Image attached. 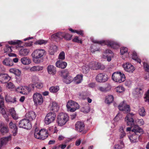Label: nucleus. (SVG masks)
I'll list each match as a JSON object with an SVG mask.
<instances>
[{
  "label": "nucleus",
  "mask_w": 149,
  "mask_h": 149,
  "mask_svg": "<svg viewBox=\"0 0 149 149\" xmlns=\"http://www.w3.org/2000/svg\"><path fill=\"white\" fill-rule=\"evenodd\" d=\"M45 50L42 49H36L31 54L33 61L35 63L38 64L43 61V56L45 54Z\"/></svg>",
  "instance_id": "1"
},
{
  "label": "nucleus",
  "mask_w": 149,
  "mask_h": 149,
  "mask_svg": "<svg viewBox=\"0 0 149 149\" xmlns=\"http://www.w3.org/2000/svg\"><path fill=\"white\" fill-rule=\"evenodd\" d=\"M132 131L134 132L132 135L129 136V138L132 143H135L137 141V139L140 135L143 134V130L138 126L135 125Z\"/></svg>",
  "instance_id": "2"
},
{
  "label": "nucleus",
  "mask_w": 149,
  "mask_h": 149,
  "mask_svg": "<svg viewBox=\"0 0 149 149\" xmlns=\"http://www.w3.org/2000/svg\"><path fill=\"white\" fill-rule=\"evenodd\" d=\"M68 120V117L67 114L61 113L57 116V122L59 126H62L65 124Z\"/></svg>",
  "instance_id": "3"
},
{
  "label": "nucleus",
  "mask_w": 149,
  "mask_h": 149,
  "mask_svg": "<svg viewBox=\"0 0 149 149\" xmlns=\"http://www.w3.org/2000/svg\"><path fill=\"white\" fill-rule=\"evenodd\" d=\"M93 42L95 43H97L102 45H107L114 49L118 48V44L115 42L109 40H94Z\"/></svg>",
  "instance_id": "4"
},
{
  "label": "nucleus",
  "mask_w": 149,
  "mask_h": 149,
  "mask_svg": "<svg viewBox=\"0 0 149 149\" xmlns=\"http://www.w3.org/2000/svg\"><path fill=\"white\" fill-rule=\"evenodd\" d=\"M66 106L68 111L71 112H74L79 108V106L78 104L76 102L72 100H70L68 101Z\"/></svg>",
  "instance_id": "5"
},
{
  "label": "nucleus",
  "mask_w": 149,
  "mask_h": 149,
  "mask_svg": "<svg viewBox=\"0 0 149 149\" xmlns=\"http://www.w3.org/2000/svg\"><path fill=\"white\" fill-rule=\"evenodd\" d=\"M61 76L62 77L64 82L66 84H69L73 80V78L69 75L68 71L64 70L61 72Z\"/></svg>",
  "instance_id": "6"
},
{
  "label": "nucleus",
  "mask_w": 149,
  "mask_h": 149,
  "mask_svg": "<svg viewBox=\"0 0 149 149\" xmlns=\"http://www.w3.org/2000/svg\"><path fill=\"white\" fill-rule=\"evenodd\" d=\"M33 100L35 104L37 105L41 104L43 101L42 95L38 93H36L33 94Z\"/></svg>",
  "instance_id": "7"
},
{
  "label": "nucleus",
  "mask_w": 149,
  "mask_h": 149,
  "mask_svg": "<svg viewBox=\"0 0 149 149\" xmlns=\"http://www.w3.org/2000/svg\"><path fill=\"white\" fill-rule=\"evenodd\" d=\"M56 114L54 112H49L46 115L45 119V123L47 125H49L53 122L55 120Z\"/></svg>",
  "instance_id": "8"
},
{
  "label": "nucleus",
  "mask_w": 149,
  "mask_h": 149,
  "mask_svg": "<svg viewBox=\"0 0 149 149\" xmlns=\"http://www.w3.org/2000/svg\"><path fill=\"white\" fill-rule=\"evenodd\" d=\"M18 126L26 129H30L32 127L30 121L26 118L20 120L18 123Z\"/></svg>",
  "instance_id": "9"
},
{
  "label": "nucleus",
  "mask_w": 149,
  "mask_h": 149,
  "mask_svg": "<svg viewBox=\"0 0 149 149\" xmlns=\"http://www.w3.org/2000/svg\"><path fill=\"white\" fill-rule=\"evenodd\" d=\"M90 69L93 70H97L99 69L103 70L105 66L100 63L95 61H92L89 63Z\"/></svg>",
  "instance_id": "10"
},
{
  "label": "nucleus",
  "mask_w": 149,
  "mask_h": 149,
  "mask_svg": "<svg viewBox=\"0 0 149 149\" xmlns=\"http://www.w3.org/2000/svg\"><path fill=\"white\" fill-rule=\"evenodd\" d=\"M118 108L120 111H123L124 113H127L130 111V106L127 104L125 101L121 103L118 106Z\"/></svg>",
  "instance_id": "11"
},
{
  "label": "nucleus",
  "mask_w": 149,
  "mask_h": 149,
  "mask_svg": "<svg viewBox=\"0 0 149 149\" xmlns=\"http://www.w3.org/2000/svg\"><path fill=\"white\" fill-rule=\"evenodd\" d=\"M9 72L11 73L14 74L17 76L16 77L17 81L18 83H20L22 80V78L20 77L21 72L18 69L15 68H12L10 69Z\"/></svg>",
  "instance_id": "12"
},
{
  "label": "nucleus",
  "mask_w": 149,
  "mask_h": 149,
  "mask_svg": "<svg viewBox=\"0 0 149 149\" xmlns=\"http://www.w3.org/2000/svg\"><path fill=\"white\" fill-rule=\"evenodd\" d=\"M123 66L125 71L132 73L135 70L134 66L129 63H126L123 65Z\"/></svg>",
  "instance_id": "13"
},
{
  "label": "nucleus",
  "mask_w": 149,
  "mask_h": 149,
  "mask_svg": "<svg viewBox=\"0 0 149 149\" xmlns=\"http://www.w3.org/2000/svg\"><path fill=\"white\" fill-rule=\"evenodd\" d=\"M121 72H114L112 75V79L113 80L116 82H118L119 83L123 82V81L124 80V78L122 77L120 79H118L119 77H120V73Z\"/></svg>",
  "instance_id": "14"
},
{
  "label": "nucleus",
  "mask_w": 149,
  "mask_h": 149,
  "mask_svg": "<svg viewBox=\"0 0 149 149\" xmlns=\"http://www.w3.org/2000/svg\"><path fill=\"white\" fill-rule=\"evenodd\" d=\"M134 114L132 113H128L125 118V120L128 126H132L134 124V120L132 117Z\"/></svg>",
  "instance_id": "15"
},
{
  "label": "nucleus",
  "mask_w": 149,
  "mask_h": 149,
  "mask_svg": "<svg viewBox=\"0 0 149 149\" xmlns=\"http://www.w3.org/2000/svg\"><path fill=\"white\" fill-rule=\"evenodd\" d=\"M35 88L34 84H30L28 86H22V94L24 95H27L28 93L31 91Z\"/></svg>",
  "instance_id": "16"
},
{
  "label": "nucleus",
  "mask_w": 149,
  "mask_h": 149,
  "mask_svg": "<svg viewBox=\"0 0 149 149\" xmlns=\"http://www.w3.org/2000/svg\"><path fill=\"white\" fill-rule=\"evenodd\" d=\"M97 81L98 82H104L107 80L108 76L104 73H100L97 74L96 77Z\"/></svg>",
  "instance_id": "17"
},
{
  "label": "nucleus",
  "mask_w": 149,
  "mask_h": 149,
  "mask_svg": "<svg viewBox=\"0 0 149 149\" xmlns=\"http://www.w3.org/2000/svg\"><path fill=\"white\" fill-rule=\"evenodd\" d=\"M36 114L33 111H30L27 112L25 115L26 118L30 121L34 119L36 117Z\"/></svg>",
  "instance_id": "18"
},
{
  "label": "nucleus",
  "mask_w": 149,
  "mask_h": 149,
  "mask_svg": "<svg viewBox=\"0 0 149 149\" xmlns=\"http://www.w3.org/2000/svg\"><path fill=\"white\" fill-rule=\"evenodd\" d=\"M64 35V33L61 32H58L55 34L52 35L51 38L54 40H59L62 39Z\"/></svg>",
  "instance_id": "19"
},
{
  "label": "nucleus",
  "mask_w": 149,
  "mask_h": 149,
  "mask_svg": "<svg viewBox=\"0 0 149 149\" xmlns=\"http://www.w3.org/2000/svg\"><path fill=\"white\" fill-rule=\"evenodd\" d=\"M11 77L7 74H0V82L5 83L9 81Z\"/></svg>",
  "instance_id": "20"
},
{
  "label": "nucleus",
  "mask_w": 149,
  "mask_h": 149,
  "mask_svg": "<svg viewBox=\"0 0 149 149\" xmlns=\"http://www.w3.org/2000/svg\"><path fill=\"white\" fill-rule=\"evenodd\" d=\"M11 139V136H9L7 137L1 138L0 140V149L5 145L7 142Z\"/></svg>",
  "instance_id": "21"
},
{
  "label": "nucleus",
  "mask_w": 149,
  "mask_h": 149,
  "mask_svg": "<svg viewBox=\"0 0 149 149\" xmlns=\"http://www.w3.org/2000/svg\"><path fill=\"white\" fill-rule=\"evenodd\" d=\"M84 126L83 123L81 122H77L75 125L76 130L79 132H81L84 130Z\"/></svg>",
  "instance_id": "22"
},
{
  "label": "nucleus",
  "mask_w": 149,
  "mask_h": 149,
  "mask_svg": "<svg viewBox=\"0 0 149 149\" xmlns=\"http://www.w3.org/2000/svg\"><path fill=\"white\" fill-rule=\"evenodd\" d=\"M67 65V63L66 62L60 60L58 61L55 63V65L56 67L61 69H64L65 68Z\"/></svg>",
  "instance_id": "23"
},
{
  "label": "nucleus",
  "mask_w": 149,
  "mask_h": 149,
  "mask_svg": "<svg viewBox=\"0 0 149 149\" xmlns=\"http://www.w3.org/2000/svg\"><path fill=\"white\" fill-rule=\"evenodd\" d=\"M9 131L7 126L5 125L3 123L0 122V132L3 134L7 133Z\"/></svg>",
  "instance_id": "24"
},
{
  "label": "nucleus",
  "mask_w": 149,
  "mask_h": 149,
  "mask_svg": "<svg viewBox=\"0 0 149 149\" xmlns=\"http://www.w3.org/2000/svg\"><path fill=\"white\" fill-rule=\"evenodd\" d=\"M9 126L10 128L13 130L12 132L13 133V135L15 136L17 131V127L16 124L13 123L11 121L9 124Z\"/></svg>",
  "instance_id": "25"
},
{
  "label": "nucleus",
  "mask_w": 149,
  "mask_h": 149,
  "mask_svg": "<svg viewBox=\"0 0 149 149\" xmlns=\"http://www.w3.org/2000/svg\"><path fill=\"white\" fill-rule=\"evenodd\" d=\"M40 135L41 139L44 140L46 139L48 136V134L47 130L44 129L40 130Z\"/></svg>",
  "instance_id": "26"
},
{
  "label": "nucleus",
  "mask_w": 149,
  "mask_h": 149,
  "mask_svg": "<svg viewBox=\"0 0 149 149\" xmlns=\"http://www.w3.org/2000/svg\"><path fill=\"white\" fill-rule=\"evenodd\" d=\"M9 112L13 119L17 120L18 118V114L16 113L14 108H10L9 109Z\"/></svg>",
  "instance_id": "27"
},
{
  "label": "nucleus",
  "mask_w": 149,
  "mask_h": 149,
  "mask_svg": "<svg viewBox=\"0 0 149 149\" xmlns=\"http://www.w3.org/2000/svg\"><path fill=\"white\" fill-rule=\"evenodd\" d=\"M47 70L48 73L51 74H54L56 72V68L53 65H49L47 67Z\"/></svg>",
  "instance_id": "28"
},
{
  "label": "nucleus",
  "mask_w": 149,
  "mask_h": 149,
  "mask_svg": "<svg viewBox=\"0 0 149 149\" xmlns=\"http://www.w3.org/2000/svg\"><path fill=\"white\" fill-rule=\"evenodd\" d=\"M5 100L8 103H14L16 102V99L15 97L13 98L8 95L7 94L5 95Z\"/></svg>",
  "instance_id": "29"
},
{
  "label": "nucleus",
  "mask_w": 149,
  "mask_h": 149,
  "mask_svg": "<svg viewBox=\"0 0 149 149\" xmlns=\"http://www.w3.org/2000/svg\"><path fill=\"white\" fill-rule=\"evenodd\" d=\"M21 61L22 64L24 65H29L31 62L30 58L27 57H23L21 59Z\"/></svg>",
  "instance_id": "30"
},
{
  "label": "nucleus",
  "mask_w": 149,
  "mask_h": 149,
  "mask_svg": "<svg viewBox=\"0 0 149 149\" xmlns=\"http://www.w3.org/2000/svg\"><path fill=\"white\" fill-rule=\"evenodd\" d=\"M43 69L42 66L37 65L34 66L31 68L29 69L31 72H38L42 70Z\"/></svg>",
  "instance_id": "31"
},
{
  "label": "nucleus",
  "mask_w": 149,
  "mask_h": 149,
  "mask_svg": "<svg viewBox=\"0 0 149 149\" xmlns=\"http://www.w3.org/2000/svg\"><path fill=\"white\" fill-rule=\"evenodd\" d=\"M111 88V86L109 84H107V86L105 87H99L98 89L102 92H106L109 90Z\"/></svg>",
  "instance_id": "32"
},
{
  "label": "nucleus",
  "mask_w": 149,
  "mask_h": 149,
  "mask_svg": "<svg viewBox=\"0 0 149 149\" xmlns=\"http://www.w3.org/2000/svg\"><path fill=\"white\" fill-rule=\"evenodd\" d=\"M3 63L6 65L12 66L13 65L12 60L9 58H5L3 62Z\"/></svg>",
  "instance_id": "33"
},
{
  "label": "nucleus",
  "mask_w": 149,
  "mask_h": 149,
  "mask_svg": "<svg viewBox=\"0 0 149 149\" xmlns=\"http://www.w3.org/2000/svg\"><path fill=\"white\" fill-rule=\"evenodd\" d=\"M82 79L83 75L78 74L74 77V81L76 84H79L81 82Z\"/></svg>",
  "instance_id": "34"
},
{
  "label": "nucleus",
  "mask_w": 149,
  "mask_h": 149,
  "mask_svg": "<svg viewBox=\"0 0 149 149\" xmlns=\"http://www.w3.org/2000/svg\"><path fill=\"white\" fill-rule=\"evenodd\" d=\"M59 109V107L57 103L55 102H53L52 103V106L50 110L54 112H57Z\"/></svg>",
  "instance_id": "35"
},
{
  "label": "nucleus",
  "mask_w": 149,
  "mask_h": 149,
  "mask_svg": "<svg viewBox=\"0 0 149 149\" xmlns=\"http://www.w3.org/2000/svg\"><path fill=\"white\" fill-rule=\"evenodd\" d=\"M113 100V96L112 95H109L106 96L105 102L107 104H109L112 103Z\"/></svg>",
  "instance_id": "36"
},
{
  "label": "nucleus",
  "mask_w": 149,
  "mask_h": 149,
  "mask_svg": "<svg viewBox=\"0 0 149 149\" xmlns=\"http://www.w3.org/2000/svg\"><path fill=\"white\" fill-rule=\"evenodd\" d=\"M29 52V50L28 49H22L19 51V54L21 56H26L28 55Z\"/></svg>",
  "instance_id": "37"
},
{
  "label": "nucleus",
  "mask_w": 149,
  "mask_h": 149,
  "mask_svg": "<svg viewBox=\"0 0 149 149\" xmlns=\"http://www.w3.org/2000/svg\"><path fill=\"white\" fill-rule=\"evenodd\" d=\"M120 144L115 145L114 146L113 149H122L125 147L124 144L122 141H120Z\"/></svg>",
  "instance_id": "38"
},
{
  "label": "nucleus",
  "mask_w": 149,
  "mask_h": 149,
  "mask_svg": "<svg viewBox=\"0 0 149 149\" xmlns=\"http://www.w3.org/2000/svg\"><path fill=\"white\" fill-rule=\"evenodd\" d=\"M59 89V86H56L50 87L49 88V91L51 93H55L57 92Z\"/></svg>",
  "instance_id": "39"
},
{
  "label": "nucleus",
  "mask_w": 149,
  "mask_h": 149,
  "mask_svg": "<svg viewBox=\"0 0 149 149\" xmlns=\"http://www.w3.org/2000/svg\"><path fill=\"white\" fill-rule=\"evenodd\" d=\"M132 58L133 59L137 61L138 62L140 63H141V60L138 58L137 53L135 51H133L132 52Z\"/></svg>",
  "instance_id": "40"
},
{
  "label": "nucleus",
  "mask_w": 149,
  "mask_h": 149,
  "mask_svg": "<svg viewBox=\"0 0 149 149\" xmlns=\"http://www.w3.org/2000/svg\"><path fill=\"white\" fill-rule=\"evenodd\" d=\"M34 136L35 138L41 139L40 130H38L37 128H36L35 130Z\"/></svg>",
  "instance_id": "41"
},
{
  "label": "nucleus",
  "mask_w": 149,
  "mask_h": 149,
  "mask_svg": "<svg viewBox=\"0 0 149 149\" xmlns=\"http://www.w3.org/2000/svg\"><path fill=\"white\" fill-rule=\"evenodd\" d=\"M119 132L120 138V139L123 138L126 136V134L124 131L123 128L122 127H120L119 129Z\"/></svg>",
  "instance_id": "42"
},
{
  "label": "nucleus",
  "mask_w": 149,
  "mask_h": 149,
  "mask_svg": "<svg viewBox=\"0 0 149 149\" xmlns=\"http://www.w3.org/2000/svg\"><path fill=\"white\" fill-rule=\"evenodd\" d=\"M90 67L89 63L86 64L82 67L83 72L84 73H86L89 70Z\"/></svg>",
  "instance_id": "43"
},
{
  "label": "nucleus",
  "mask_w": 149,
  "mask_h": 149,
  "mask_svg": "<svg viewBox=\"0 0 149 149\" xmlns=\"http://www.w3.org/2000/svg\"><path fill=\"white\" fill-rule=\"evenodd\" d=\"M0 112L3 115V117L5 118L6 120L7 121H9V120L8 118V116L7 114L5 109L3 108L1 109Z\"/></svg>",
  "instance_id": "44"
},
{
  "label": "nucleus",
  "mask_w": 149,
  "mask_h": 149,
  "mask_svg": "<svg viewBox=\"0 0 149 149\" xmlns=\"http://www.w3.org/2000/svg\"><path fill=\"white\" fill-rule=\"evenodd\" d=\"M90 109V107L88 105H86L81 109V111L84 113H87L89 111Z\"/></svg>",
  "instance_id": "45"
},
{
  "label": "nucleus",
  "mask_w": 149,
  "mask_h": 149,
  "mask_svg": "<svg viewBox=\"0 0 149 149\" xmlns=\"http://www.w3.org/2000/svg\"><path fill=\"white\" fill-rule=\"evenodd\" d=\"M139 114L141 116H143L145 115L146 112L144 107H141L139 108L138 110Z\"/></svg>",
  "instance_id": "46"
},
{
  "label": "nucleus",
  "mask_w": 149,
  "mask_h": 149,
  "mask_svg": "<svg viewBox=\"0 0 149 149\" xmlns=\"http://www.w3.org/2000/svg\"><path fill=\"white\" fill-rule=\"evenodd\" d=\"M47 42V40H40L36 41L35 44L36 45H41L45 44Z\"/></svg>",
  "instance_id": "47"
},
{
  "label": "nucleus",
  "mask_w": 149,
  "mask_h": 149,
  "mask_svg": "<svg viewBox=\"0 0 149 149\" xmlns=\"http://www.w3.org/2000/svg\"><path fill=\"white\" fill-rule=\"evenodd\" d=\"M56 46H54L53 47H50L49 50V52L51 55H53L55 52L56 51Z\"/></svg>",
  "instance_id": "48"
},
{
  "label": "nucleus",
  "mask_w": 149,
  "mask_h": 149,
  "mask_svg": "<svg viewBox=\"0 0 149 149\" xmlns=\"http://www.w3.org/2000/svg\"><path fill=\"white\" fill-rule=\"evenodd\" d=\"M116 91L118 93H122L124 91V88L122 86H118L116 88Z\"/></svg>",
  "instance_id": "49"
},
{
  "label": "nucleus",
  "mask_w": 149,
  "mask_h": 149,
  "mask_svg": "<svg viewBox=\"0 0 149 149\" xmlns=\"http://www.w3.org/2000/svg\"><path fill=\"white\" fill-rule=\"evenodd\" d=\"M144 101L146 102H149V89L148 90L144 96Z\"/></svg>",
  "instance_id": "50"
},
{
  "label": "nucleus",
  "mask_w": 149,
  "mask_h": 149,
  "mask_svg": "<svg viewBox=\"0 0 149 149\" xmlns=\"http://www.w3.org/2000/svg\"><path fill=\"white\" fill-rule=\"evenodd\" d=\"M127 51L128 49L127 47H122L120 48V54L121 55H123L127 52Z\"/></svg>",
  "instance_id": "51"
},
{
  "label": "nucleus",
  "mask_w": 149,
  "mask_h": 149,
  "mask_svg": "<svg viewBox=\"0 0 149 149\" xmlns=\"http://www.w3.org/2000/svg\"><path fill=\"white\" fill-rule=\"evenodd\" d=\"M72 37V35L68 33H66L65 34H64L63 38L67 40H71Z\"/></svg>",
  "instance_id": "52"
},
{
  "label": "nucleus",
  "mask_w": 149,
  "mask_h": 149,
  "mask_svg": "<svg viewBox=\"0 0 149 149\" xmlns=\"http://www.w3.org/2000/svg\"><path fill=\"white\" fill-rule=\"evenodd\" d=\"M8 42L11 45H16L21 44V41L19 40H15L10 41Z\"/></svg>",
  "instance_id": "53"
},
{
  "label": "nucleus",
  "mask_w": 149,
  "mask_h": 149,
  "mask_svg": "<svg viewBox=\"0 0 149 149\" xmlns=\"http://www.w3.org/2000/svg\"><path fill=\"white\" fill-rule=\"evenodd\" d=\"M11 47V46H9L7 45H6L4 49V51L6 52H8V53H10L12 51Z\"/></svg>",
  "instance_id": "54"
},
{
  "label": "nucleus",
  "mask_w": 149,
  "mask_h": 149,
  "mask_svg": "<svg viewBox=\"0 0 149 149\" xmlns=\"http://www.w3.org/2000/svg\"><path fill=\"white\" fill-rule=\"evenodd\" d=\"M143 68L145 71L149 72V65L147 63L145 62L143 63Z\"/></svg>",
  "instance_id": "55"
},
{
  "label": "nucleus",
  "mask_w": 149,
  "mask_h": 149,
  "mask_svg": "<svg viewBox=\"0 0 149 149\" xmlns=\"http://www.w3.org/2000/svg\"><path fill=\"white\" fill-rule=\"evenodd\" d=\"M65 58V54L64 52H61L59 54L58 59L63 60Z\"/></svg>",
  "instance_id": "56"
},
{
  "label": "nucleus",
  "mask_w": 149,
  "mask_h": 149,
  "mask_svg": "<svg viewBox=\"0 0 149 149\" xmlns=\"http://www.w3.org/2000/svg\"><path fill=\"white\" fill-rule=\"evenodd\" d=\"M72 41L74 42L80 43L81 44H82V41L81 40H79L78 37L77 36H75L72 40Z\"/></svg>",
  "instance_id": "57"
},
{
  "label": "nucleus",
  "mask_w": 149,
  "mask_h": 149,
  "mask_svg": "<svg viewBox=\"0 0 149 149\" xmlns=\"http://www.w3.org/2000/svg\"><path fill=\"white\" fill-rule=\"evenodd\" d=\"M6 86L9 88H14L15 86L13 83L10 82L7 84Z\"/></svg>",
  "instance_id": "58"
},
{
  "label": "nucleus",
  "mask_w": 149,
  "mask_h": 149,
  "mask_svg": "<svg viewBox=\"0 0 149 149\" xmlns=\"http://www.w3.org/2000/svg\"><path fill=\"white\" fill-rule=\"evenodd\" d=\"M49 129L50 131H53L54 130V133H56L58 131L57 128L56 126H55V127H50L49 128Z\"/></svg>",
  "instance_id": "59"
},
{
  "label": "nucleus",
  "mask_w": 149,
  "mask_h": 149,
  "mask_svg": "<svg viewBox=\"0 0 149 149\" xmlns=\"http://www.w3.org/2000/svg\"><path fill=\"white\" fill-rule=\"evenodd\" d=\"M135 91L137 94H139L142 93V89L140 88H136L135 89Z\"/></svg>",
  "instance_id": "60"
},
{
  "label": "nucleus",
  "mask_w": 149,
  "mask_h": 149,
  "mask_svg": "<svg viewBox=\"0 0 149 149\" xmlns=\"http://www.w3.org/2000/svg\"><path fill=\"white\" fill-rule=\"evenodd\" d=\"M35 85V86L38 88L40 89L42 88L43 87V84H42L41 83H38L36 84Z\"/></svg>",
  "instance_id": "61"
},
{
  "label": "nucleus",
  "mask_w": 149,
  "mask_h": 149,
  "mask_svg": "<svg viewBox=\"0 0 149 149\" xmlns=\"http://www.w3.org/2000/svg\"><path fill=\"white\" fill-rule=\"evenodd\" d=\"M22 86H20L18 87L16 89V91L17 92L20 93L22 94Z\"/></svg>",
  "instance_id": "62"
},
{
  "label": "nucleus",
  "mask_w": 149,
  "mask_h": 149,
  "mask_svg": "<svg viewBox=\"0 0 149 149\" xmlns=\"http://www.w3.org/2000/svg\"><path fill=\"white\" fill-rule=\"evenodd\" d=\"M120 75V77H119V78H118V79L120 80L121 79V78H122V77H123L124 78V79L123 81V82L126 79L125 77V74L123 73H121Z\"/></svg>",
  "instance_id": "63"
},
{
  "label": "nucleus",
  "mask_w": 149,
  "mask_h": 149,
  "mask_svg": "<svg viewBox=\"0 0 149 149\" xmlns=\"http://www.w3.org/2000/svg\"><path fill=\"white\" fill-rule=\"evenodd\" d=\"M83 31L82 30H80L79 31L76 30L75 31V33L79 34L81 35L82 36H83Z\"/></svg>",
  "instance_id": "64"
}]
</instances>
